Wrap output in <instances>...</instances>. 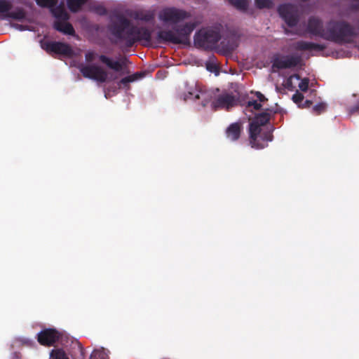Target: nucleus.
Listing matches in <instances>:
<instances>
[{
  "label": "nucleus",
  "instance_id": "nucleus-1",
  "mask_svg": "<svg viewBox=\"0 0 359 359\" xmlns=\"http://www.w3.org/2000/svg\"><path fill=\"white\" fill-rule=\"evenodd\" d=\"M108 29L115 39L114 43L124 48H130L138 42L149 46L151 42V32L148 28L135 25L123 16L111 22Z\"/></svg>",
  "mask_w": 359,
  "mask_h": 359
},
{
  "label": "nucleus",
  "instance_id": "nucleus-2",
  "mask_svg": "<svg viewBox=\"0 0 359 359\" xmlns=\"http://www.w3.org/2000/svg\"><path fill=\"white\" fill-rule=\"evenodd\" d=\"M271 109H266L264 111L257 114L253 121L250 123V139L252 147L261 149L268 145V142L273 140V126H266L264 130L262 127L266 126L269 121L271 114L275 113Z\"/></svg>",
  "mask_w": 359,
  "mask_h": 359
},
{
  "label": "nucleus",
  "instance_id": "nucleus-3",
  "mask_svg": "<svg viewBox=\"0 0 359 359\" xmlns=\"http://www.w3.org/2000/svg\"><path fill=\"white\" fill-rule=\"evenodd\" d=\"M359 35V29L345 20H332L326 24L323 39L337 44L351 43Z\"/></svg>",
  "mask_w": 359,
  "mask_h": 359
},
{
  "label": "nucleus",
  "instance_id": "nucleus-4",
  "mask_svg": "<svg viewBox=\"0 0 359 359\" xmlns=\"http://www.w3.org/2000/svg\"><path fill=\"white\" fill-rule=\"evenodd\" d=\"M196 27L194 22H187L182 25H176L170 30L158 32L156 40L158 43L189 45L190 35Z\"/></svg>",
  "mask_w": 359,
  "mask_h": 359
},
{
  "label": "nucleus",
  "instance_id": "nucleus-5",
  "mask_svg": "<svg viewBox=\"0 0 359 359\" xmlns=\"http://www.w3.org/2000/svg\"><path fill=\"white\" fill-rule=\"evenodd\" d=\"M221 38L219 32L211 29H201L194 35V45L205 50L212 49Z\"/></svg>",
  "mask_w": 359,
  "mask_h": 359
},
{
  "label": "nucleus",
  "instance_id": "nucleus-6",
  "mask_svg": "<svg viewBox=\"0 0 359 359\" xmlns=\"http://www.w3.org/2000/svg\"><path fill=\"white\" fill-rule=\"evenodd\" d=\"M97 57L102 63L104 64L108 68L116 72L123 71L127 67V65L129 63V60L126 57H123L119 60H113L104 55H98L97 53L93 50H88L85 53V60L88 63L94 61Z\"/></svg>",
  "mask_w": 359,
  "mask_h": 359
},
{
  "label": "nucleus",
  "instance_id": "nucleus-7",
  "mask_svg": "<svg viewBox=\"0 0 359 359\" xmlns=\"http://www.w3.org/2000/svg\"><path fill=\"white\" fill-rule=\"evenodd\" d=\"M77 68L84 78L99 83H104L107 80V72L99 65L79 64Z\"/></svg>",
  "mask_w": 359,
  "mask_h": 359
},
{
  "label": "nucleus",
  "instance_id": "nucleus-8",
  "mask_svg": "<svg viewBox=\"0 0 359 359\" xmlns=\"http://www.w3.org/2000/svg\"><path fill=\"white\" fill-rule=\"evenodd\" d=\"M41 48L48 54H57L71 58L74 55L72 46L60 41H41Z\"/></svg>",
  "mask_w": 359,
  "mask_h": 359
},
{
  "label": "nucleus",
  "instance_id": "nucleus-9",
  "mask_svg": "<svg viewBox=\"0 0 359 359\" xmlns=\"http://www.w3.org/2000/svg\"><path fill=\"white\" fill-rule=\"evenodd\" d=\"M278 13L289 27H293L297 25L299 12L296 5L292 4H281L278 7Z\"/></svg>",
  "mask_w": 359,
  "mask_h": 359
},
{
  "label": "nucleus",
  "instance_id": "nucleus-10",
  "mask_svg": "<svg viewBox=\"0 0 359 359\" xmlns=\"http://www.w3.org/2000/svg\"><path fill=\"white\" fill-rule=\"evenodd\" d=\"M189 17V13L174 7L165 8L159 13V19L164 22L176 24Z\"/></svg>",
  "mask_w": 359,
  "mask_h": 359
},
{
  "label": "nucleus",
  "instance_id": "nucleus-11",
  "mask_svg": "<svg viewBox=\"0 0 359 359\" xmlns=\"http://www.w3.org/2000/svg\"><path fill=\"white\" fill-rule=\"evenodd\" d=\"M62 337V333L55 328H46L37 334L38 342L43 346H54Z\"/></svg>",
  "mask_w": 359,
  "mask_h": 359
},
{
  "label": "nucleus",
  "instance_id": "nucleus-12",
  "mask_svg": "<svg viewBox=\"0 0 359 359\" xmlns=\"http://www.w3.org/2000/svg\"><path fill=\"white\" fill-rule=\"evenodd\" d=\"M236 98L231 94L225 93L219 95L212 102V107L214 110L226 109L236 105Z\"/></svg>",
  "mask_w": 359,
  "mask_h": 359
},
{
  "label": "nucleus",
  "instance_id": "nucleus-13",
  "mask_svg": "<svg viewBox=\"0 0 359 359\" xmlns=\"http://www.w3.org/2000/svg\"><path fill=\"white\" fill-rule=\"evenodd\" d=\"M300 59L297 56L285 55L276 57L273 60V67L279 69L294 67L299 65Z\"/></svg>",
  "mask_w": 359,
  "mask_h": 359
},
{
  "label": "nucleus",
  "instance_id": "nucleus-14",
  "mask_svg": "<svg viewBox=\"0 0 359 359\" xmlns=\"http://www.w3.org/2000/svg\"><path fill=\"white\" fill-rule=\"evenodd\" d=\"M307 30L309 33L323 39V34L326 33V27L323 28V21L313 16L310 17L308 20Z\"/></svg>",
  "mask_w": 359,
  "mask_h": 359
},
{
  "label": "nucleus",
  "instance_id": "nucleus-15",
  "mask_svg": "<svg viewBox=\"0 0 359 359\" xmlns=\"http://www.w3.org/2000/svg\"><path fill=\"white\" fill-rule=\"evenodd\" d=\"M243 130V126L241 122L232 123L226 128L225 137L230 142H237L241 136Z\"/></svg>",
  "mask_w": 359,
  "mask_h": 359
},
{
  "label": "nucleus",
  "instance_id": "nucleus-16",
  "mask_svg": "<svg viewBox=\"0 0 359 359\" xmlns=\"http://www.w3.org/2000/svg\"><path fill=\"white\" fill-rule=\"evenodd\" d=\"M129 16L136 20L151 22L155 18V12L151 10L137 9L131 11Z\"/></svg>",
  "mask_w": 359,
  "mask_h": 359
},
{
  "label": "nucleus",
  "instance_id": "nucleus-17",
  "mask_svg": "<svg viewBox=\"0 0 359 359\" xmlns=\"http://www.w3.org/2000/svg\"><path fill=\"white\" fill-rule=\"evenodd\" d=\"M296 48L299 50L323 51L326 48V46L305 41H299L296 43Z\"/></svg>",
  "mask_w": 359,
  "mask_h": 359
},
{
  "label": "nucleus",
  "instance_id": "nucleus-18",
  "mask_svg": "<svg viewBox=\"0 0 359 359\" xmlns=\"http://www.w3.org/2000/svg\"><path fill=\"white\" fill-rule=\"evenodd\" d=\"M53 27L55 30L65 34L73 36L75 34L72 25L67 20H56L54 22Z\"/></svg>",
  "mask_w": 359,
  "mask_h": 359
},
{
  "label": "nucleus",
  "instance_id": "nucleus-19",
  "mask_svg": "<svg viewBox=\"0 0 359 359\" xmlns=\"http://www.w3.org/2000/svg\"><path fill=\"white\" fill-rule=\"evenodd\" d=\"M50 11L57 20H67L69 18V14L62 6L56 5L50 8Z\"/></svg>",
  "mask_w": 359,
  "mask_h": 359
},
{
  "label": "nucleus",
  "instance_id": "nucleus-20",
  "mask_svg": "<svg viewBox=\"0 0 359 359\" xmlns=\"http://www.w3.org/2000/svg\"><path fill=\"white\" fill-rule=\"evenodd\" d=\"M26 12L22 8H17L13 11H8L6 17L16 20L22 21L26 18Z\"/></svg>",
  "mask_w": 359,
  "mask_h": 359
},
{
  "label": "nucleus",
  "instance_id": "nucleus-21",
  "mask_svg": "<svg viewBox=\"0 0 359 359\" xmlns=\"http://www.w3.org/2000/svg\"><path fill=\"white\" fill-rule=\"evenodd\" d=\"M86 2L87 0H67V5L71 12L76 13Z\"/></svg>",
  "mask_w": 359,
  "mask_h": 359
},
{
  "label": "nucleus",
  "instance_id": "nucleus-22",
  "mask_svg": "<svg viewBox=\"0 0 359 359\" xmlns=\"http://www.w3.org/2000/svg\"><path fill=\"white\" fill-rule=\"evenodd\" d=\"M138 78V73H135L132 75L126 76L119 81V82L118 83V87L128 89L130 88L129 83L136 81Z\"/></svg>",
  "mask_w": 359,
  "mask_h": 359
},
{
  "label": "nucleus",
  "instance_id": "nucleus-23",
  "mask_svg": "<svg viewBox=\"0 0 359 359\" xmlns=\"http://www.w3.org/2000/svg\"><path fill=\"white\" fill-rule=\"evenodd\" d=\"M231 5L241 11H246L248 8L247 0H228Z\"/></svg>",
  "mask_w": 359,
  "mask_h": 359
},
{
  "label": "nucleus",
  "instance_id": "nucleus-24",
  "mask_svg": "<svg viewBox=\"0 0 359 359\" xmlns=\"http://www.w3.org/2000/svg\"><path fill=\"white\" fill-rule=\"evenodd\" d=\"M255 6L259 9L272 8L274 4L272 0H255Z\"/></svg>",
  "mask_w": 359,
  "mask_h": 359
},
{
  "label": "nucleus",
  "instance_id": "nucleus-25",
  "mask_svg": "<svg viewBox=\"0 0 359 359\" xmlns=\"http://www.w3.org/2000/svg\"><path fill=\"white\" fill-rule=\"evenodd\" d=\"M36 4L43 8H51L57 4V0H36Z\"/></svg>",
  "mask_w": 359,
  "mask_h": 359
},
{
  "label": "nucleus",
  "instance_id": "nucleus-26",
  "mask_svg": "<svg viewBox=\"0 0 359 359\" xmlns=\"http://www.w3.org/2000/svg\"><path fill=\"white\" fill-rule=\"evenodd\" d=\"M326 109L327 104L324 102H320L313 107L312 113L313 114L318 116L325 112L326 111Z\"/></svg>",
  "mask_w": 359,
  "mask_h": 359
},
{
  "label": "nucleus",
  "instance_id": "nucleus-27",
  "mask_svg": "<svg viewBox=\"0 0 359 359\" xmlns=\"http://www.w3.org/2000/svg\"><path fill=\"white\" fill-rule=\"evenodd\" d=\"M53 359H69L65 351L62 349H53L50 353Z\"/></svg>",
  "mask_w": 359,
  "mask_h": 359
},
{
  "label": "nucleus",
  "instance_id": "nucleus-28",
  "mask_svg": "<svg viewBox=\"0 0 359 359\" xmlns=\"http://www.w3.org/2000/svg\"><path fill=\"white\" fill-rule=\"evenodd\" d=\"M12 4L6 0H0V13L6 14L11 10Z\"/></svg>",
  "mask_w": 359,
  "mask_h": 359
},
{
  "label": "nucleus",
  "instance_id": "nucleus-29",
  "mask_svg": "<svg viewBox=\"0 0 359 359\" xmlns=\"http://www.w3.org/2000/svg\"><path fill=\"white\" fill-rule=\"evenodd\" d=\"M262 107V104L259 103L257 100L248 101L246 105L247 109H253L255 110H259Z\"/></svg>",
  "mask_w": 359,
  "mask_h": 359
},
{
  "label": "nucleus",
  "instance_id": "nucleus-30",
  "mask_svg": "<svg viewBox=\"0 0 359 359\" xmlns=\"http://www.w3.org/2000/svg\"><path fill=\"white\" fill-rule=\"evenodd\" d=\"M309 78H304L299 83V89L303 92H306L309 88Z\"/></svg>",
  "mask_w": 359,
  "mask_h": 359
},
{
  "label": "nucleus",
  "instance_id": "nucleus-31",
  "mask_svg": "<svg viewBox=\"0 0 359 359\" xmlns=\"http://www.w3.org/2000/svg\"><path fill=\"white\" fill-rule=\"evenodd\" d=\"M292 100L294 103L299 104V107H300L301 103L304 100V95L297 91L293 95H292Z\"/></svg>",
  "mask_w": 359,
  "mask_h": 359
},
{
  "label": "nucleus",
  "instance_id": "nucleus-32",
  "mask_svg": "<svg viewBox=\"0 0 359 359\" xmlns=\"http://www.w3.org/2000/svg\"><path fill=\"white\" fill-rule=\"evenodd\" d=\"M292 77H295L298 80L300 79V76L299 74H294L293 76H290L287 80V82H286V88L288 89H290V88H292Z\"/></svg>",
  "mask_w": 359,
  "mask_h": 359
},
{
  "label": "nucleus",
  "instance_id": "nucleus-33",
  "mask_svg": "<svg viewBox=\"0 0 359 359\" xmlns=\"http://www.w3.org/2000/svg\"><path fill=\"white\" fill-rule=\"evenodd\" d=\"M255 95L258 100L259 101V102H264L267 101V98L260 92H256Z\"/></svg>",
  "mask_w": 359,
  "mask_h": 359
},
{
  "label": "nucleus",
  "instance_id": "nucleus-34",
  "mask_svg": "<svg viewBox=\"0 0 359 359\" xmlns=\"http://www.w3.org/2000/svg\"><path fill=\"white\" fill-rule=\"evenodd\" d=\"M96 11L100 15H106L107 13V11L103 6H99L96 8Z\"/></svg>",
  "mask_w": 359,
  "mask_h": 359
},
{
  "label": "nucleus",
  "instance_id": "nucleus-35",
  "mask_svg": "<svg viewBox=\"0 0 359 359\" xmlns=\"http://www.w3.org/2000/svg\"><path fill=\"white\" fill-rule=\"evenodd\" d=\"M194 97L195 100H198L200 98L199 94L196 92V93H194L192 92H189L188 95H186L184 97V100H187L188 98H191Z\"/></svg>",
  "mask_w": 359,
  "mask_h": 359
},
{
  "label": "nucleus",
  "instance_id": "nucleus-36",
  "mask_svg": "<svg viewBox=\"0 0 359 359\" xmlns=\"http://www.w3.org/2000/svg\"><path fill=\"white\" fill-rule=\"evenodd\" d=\"M358 111H359V100H358L357 103L355 105L352 106L349 109V111L351 114H353V113L357 112Z\"/></svg>",
  "mask_w": 359,
  "mask_h": 359
},
{
  "label": "nucleus",
  "instance_id": "nucleus-37",
  "mask_svg": "<svg viewBox=\"0 0 359 359\" xmlns=\"http://www.w3.org/2000/svg\"><path fill=\"white\" fill-rule=\"evenodd\" d=\"M312 104L313 102L311 100H306V101L304 102V103L302 104V105L300 104V107L309 108L312 105Z\"/></svg>",
  "mask_w": 359,
  "mask_h": 359
},
{
  "label": "nucleus",
  "instance_id": "nucleus-38",
  "mask_svg": "<svg viewBox=\"0 0 359 359\" xmlns=\"http://www.w3.org/2000/svg\"><path fill=\"white\" fill-rule=\"evenodd\" d=\"M17 26L19 27V29H20V30H25V27H27V26L20 25H17Z\"/></svg>",
  "mask_w": 359,
  "mask_h": 359
},
{
  "label": "nucleus",
  "instance_id": "nucleus-39",
  "mask_svg": "<svg viewBox=\"0 0 359 359\" xmlns=\"http://www.w3.org/2000/svg\"><path fill=\"white\" fill-rule=\"evenodd\" d=\"M207 69L210 70V67L209 65H207Z\"/></svg>",
  "mask_w": 359,
  "mask_h": 359
}]
</instances>
